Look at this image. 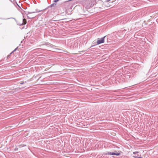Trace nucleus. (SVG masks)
Segmentation results:
<instances>
[{
  "instance_id": "f257e3e1",
  "label": "nucleus",
  "mask_w": 158,
  "mask_h": 158,
  "mask_svg": "<svg viewBox=\"0 0 158 158\" xmlns=\"http://www.w3.org/2000/svg\"><path fill=\"white\" fill-rule=\"evenodd\" d=\"M126 30L125 29L120 30L118 31V34L121 38H123L125 35Z\"/></svg>"
},
{
  "instance_id": "f03ea898",
  "label": "nucleus",
  "mask_w": 158,
  "mask_h": 158,
  "mask_svg": "<svg viewBox=\"0 0 158 158\" xmlns=\"http://www.w3.org/2000/svg\"><path fill=\"white\" fill-rule=\"evenodd\" d=\"M106 36H105L101 38L100 39H98V40H97V44L96 45H92L91 47H94L95 46V45H98L101 44L103 43L105 41V38L106 37Z\"/></svg>"
},
{
  "instance_id": "7ed1b4c3",
  "label": "nucleus",
  "mask_w": 158,
  "mask_h": 158,
  "mask_svg": "<svg viewBox=\"0 0 158 158\" xmlns=\"http://www.w3.org/2000/svg\"><path fill=\"white\" fill-rule=\"evenodd\" d=\"M46 45L47 46V47L48 48V47L52 48L54 46V45H53L50 44V43H49L48 42H43L42 43V44L39 46L41 47L42 45Z\"/></svg>"
},
{
  "instance_id": "20e7f679",
  "label": "nucleus",
  "mask_w": 158,
  "mask_h": 158,
  "mask_svg": "<svg viewBox=\"0 0 158 158\" xmlns=\"http://www.w3.org/2000/svg\"><path fill=\"white\" fill-rule=\"evenodd\" d=\"M114 152H108L106 153H104V154L105 155H114Z\"/></svg>"
},
{
  "instance_id": "39448f33",
  "label": "nucleus",
  "mask_w": 158,
  "mask_h": 158,
  "mask_svg": "<svg viewBox=\"0 0 158 158\" xmlns=\"http://www.w3.org/2000/svg\"><path fill=\"white\" fill-rule=\"evenodd\" d=\"M26 20L25 19H23V23H22V24H19L18 23H17V24L18 25L21 26L22 25H25L26 24Z\"/></svg>"
},
{
  "instance_id": "423d86ee",
  "label": "nucleus",
  "mask_w": 158,
  "mask_h": 158,
  "mask_svg": "<svg viewBox=\"0 0 158 158\" xmlns=\"http://www.w3.org/2000/svg\"><path fill=\"white\" fill-rule=\"evenodd\" d=\"M35 53L37 52H40L41 50H45V49H42L41 48H39L37 49H36L35 50Z\"/></svg>"
},
{
  "instance_id": "0eeeda50",
  "label": "nucleus",
  "mask_w": 158,
  "mask_h": 158,
  "mask_svg": "<svg viewBox=\"0 0 158 158\" xmlns=\"http://www.w3.org/2000/svg\"><path fill=\"white\" fill-rule=\"evenodd\" d=\"M13 19L15 20V21H16V22H17V21L16 19L15 18H13V17H11V18H6V19H5V18H0V19H3V20H4V19L6 20V19Z\"/></svg>"
},
{
  "instance_id": "6e6552de",
  "label": "nucleus",
  "mask_w": 158,
  "mask_h": 158,
  "mask_svg": "<svg viewBox=\"0 0 158 158\" xmlns=\"http://www.w3.org/2000/svg\"><path fill=\"white\" fill-rule=\"evenodd\" d=\"M40 10H39L38 11V10H35V11H33V12H27V13H28V14H32V13H36V12H40Z\"/></svg>"
},
{
  "instance_id": "1a4fd4ad",
  "label": "nucleus",
  "mask_w": 158,
  "mask_h": 158,
  "mask_svg": "<svg viewBox=\"0 0 158 158\" xmlns=\"http://www.w3.org/2000/svg\"><path fill=\"white\" fill-rule=\"evenodd\" d=\"M56 3H53L52 4L50 5L49 6H48V7H52L54 6H56Z\"/></svg>"
},
{
  "instance_id": "9d476101",
  "label": "nucleus",
  "mask_w": 158,
  "mask_h": 158,
  "mask_svg": "<svg viewBox=\"0 0 158 158\" xmlns=\"http://www.w3.org/2000/svg\"><path fill=\"white\" fill-rule=\"evenodd\" d=\"M120 154H121L119 152H117V153L114 152V155H116L117 156H119L120 155Z\"/></svg>"
},
{
  "instance_id": "9b49d317",
  "label": "nucleus",
  "mask_w": 158,
  "mask_h": 158,
  "mask_svg": "<svg viewBox=\"0 0 158 158\" xmlns=\"http://www.w3.org/2000/svg\"><path fill=\"white\" fill-rule=\"evenodd\" d=\"M18 150V148L17 147H16L14 149L15 151H17Z\"/></svg>"
},
{
  "instance_id": "f8f14e48",
  "label": "nucleus",
  "mask_w": 158,
  "mask_h": 158,
  "mask_svg": "<svg viewBox=\"0 0 158 158\" xmlns=\"http://www.w3.org/2000/svg\"><path fill=\"white\" fill-rule=\"evenodd\" d=\"M59 0H54V2H58Z\"/></svg>"
},
{
  "instance_id": "ddd939ff",
  "label": "nucleus",
  "mask_w": 158,
  "mask_h": 158,
  "mask_svg": "<svg viewBox=\"0 0 158 158\" xmlns=\"http://www.w3.org/2000/svg\"><path fill=\"white\" fill-rule=\"evenodd\" d=\"M18 47H17V48H15L14 50V51H16L17 50V49H18Z\"/></svg>"
},
{
  "instance_id": "4468645a",
  "label": "nucleus",
  "mask_w": 158,
  "mask_h": 158,
  "mask_svg": "<svg viewBox=\"0 0 158 158\" xmlns=\"http://www.w3.org/2000/svg\"><path fill=\"white\" fill-rule=\"evenodd\" d=\"M15 51H14V50L10 54V55H11L12 53L13 52H15Z\"/></svg>"
},
{
  "instance_id": "2eb2a0df",
  "label": "nucleus",
  "mask_w": 158,
  "mask_h": 158,
  "mask_svg": "<svg viewBox=\"0 0 158 158\" xmlns=\"http://www.w3.org/2000/svg\"><path fill=\"white\" fill-rule=\"evenodd\" d=\"M24 83V82L23 81V82H22L20 83V84L22 85V84H23Z\"/></svg>"
},
{
  "instance_id": "dca6fc26",
  "label": "nucleus",
  "mask_w": 158,
  "mask_h": 158,
  "mask_svg": "<svg viewBox=\"0 0 158 158\" xmlns=\"http://www.w3.org/2000/svg\"><path fill=\"white\" fill-rule=\"evenodd\" d=\"M10 54H9V55H8L7 56V58H8V57H10Z\"/></svg>"
},
{
  "instance_id": "f3484780",
  "label": "nucleus",
  "mask_w": 158,
  "mask_h": 158,
  "mask_svg": "<svg viewBox=\"0 0 158 158\" xmlns=\"http://www.w3.org/2000/svg\"><path fill=\"white\" fill-rule=\"evenodd\" d=\"M111 0H107L106 1V2H109V1H111Z\"/></svg>"
},
{
  "instance_id": "a211bd4d",
  "label": "nucleus",
  "mask_w": 158,
  "mask_h": 158,
  "mask_svg": "<svg viewBox=\"0 0 158 158\" xmlns=\"http://www.w3.org/2000/svg\"><path fill=\"white\" fill-rule=\"evenodd\" d=\"M27 17L28 18H30V19H31V18H29V16H27Z\"/></svg>"
},
{
  "instance_id": "6ab92c4d",
  "label": "nucleus",
  "mask_w": 158,
  "mask_h": 158,
  "mask_svg": "<svg viewBox=\"0 0 158 158\" xmlns=\"http://www.w3.org/2000/svg\"><path fill=\"white\" fill-rule=\"evenodd\" d=\"M42 53V52H40V53Z\"/></svg>"
}]
</instances>
